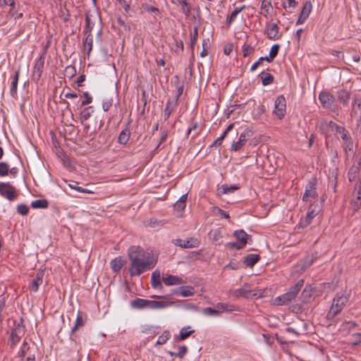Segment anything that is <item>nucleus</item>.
Wrapping results in <instances>:
<instances>
[{"label":"nucleus","mask_w":361,"mask_h":361,"mask_svg":"<svg viewBox=\"0 0 361 361\" xmlns=\"http://www.w3.org/2000/svg\"><path fill=\"white\" fill-rule=\"evenodd\" d=\"M85 21H86L85 32H89V34H90V32L94 25V23H92V16L87 13L86 15Z\"/></svg>","instance_id":"obj_44"},{"label":"nucleus","mask_w":361,"mask_h":361,"mask_svg":"<svg viewBox=\"0 0 361 361\" xmlns=\"http://www.w3.org/2000/svg\"><path fill=\"white\" fill-rule=\"evenodd\" d=\"M260 259L259 255L250 254L244 260V263L249 267H252Z\"/></svg>","instance_id":"obj_25"},{"label":"nucleus","mask_w":361,"mask_h":361,"mask_svg":"<svg viewBox=\"0 0 361 361\" xmlns=\"http://www.w3.org/2000/svg\"><path fill=\"white\" fill-rule=\"evenodd\" d=\"M149 300L136 298L130 302V306L135 309H144L148 307Z\"/></svg>","instance_id":"obj_22"},{"label":"nucleus","mask_w":361,"mask_h":361,"mask_svg":"<svg viewBox=\"0 0 361 361\" xmlns=\"http://www.w3.org/2000/svg\"><path fill=\"white\" fill-rule=\"evenodd\" d=\"M68 186L71 188L74 189L80 192H83V193H91L92 192L91 191H90L87 189L82 188L81 187L78 186V183H75V184H68Z\"/></svg>","instance_id":"obj_50"},{"label":"nucleus","mask_w":361,"mask_h":361,"mask_svg":"<svg viewBox=\"0 0 361 361\" xmlns=\"http://www.w3.org/2000/svg\"><path fill=\"white\" fill-rule=\"evenodd\" d=\"M250 285L245 283L240 288L234 290L232 293L233 295L235 298H257L260 297L261 295H258L257 293H252Z\"/></svg>","instance_id":"obj_7"},{"label":"nucleus","mask_w":361,"mask_h":361,"mask_svg":"<svg viewBox=\"0 0 361 361\" xmlns=\"http://www.w3.org/2000/svg\"><path fill=\"white\" fill-rule=\"evenodd\" d=\"M145 10L149 13H153L155 15H158L159 13V10L153 6L146 5L145 6Z\"/></svg>","instance_id":"obj_58"},{"label":"nucleus","mask_w":361,"mask_h":361,"mask_svg":"<svg viewBox=\"0 0 361 361\" xmlns=\"http://www.w3.org/2000/svg\"><path fill=\"white\" fill-rule=\"evenodd\" d=\"M360 207L361 200H358L356 198V200L351 202V209H353V212H357Z\"/></svg>","instance_id":"obj_51"},{"label":"nucleus","mask_w":361,"mask_h":361,"mask_svg":"<svg viewBox=\"0 0 361 361\" xmlns=\"http://www.w3.org/2000/svg\"><path fill=\"white\" fill-rule=\"evenodd\" d=\"M360 164V162L357 163V164H354L350 168L348 173V179L350 182L355 180L357 175L360 171V167H359Z\"/></svg>","instance_id":"obj_29"},{"label":"nucleus","mask_w":361,"mask_h":361,"mask_svg":"<svg viewBox=\"0 0 361 361\" xmlns=\"http://www.w3.org/2000/svg\"><path fill=\"white\" fill-rule=\"evenodd\" d=\"M174 244L183 248H194L197 247L200 242L197 239L190 238V240H183L181 239H176Z\"/></svg>","instance_id":"obj_12"},{"label":"nucleus","mask_w":361,"mask_h":361,"mask_svg":"<svg viewBox=\"0 0 361 361\" xmlns=\"http://www.w3.org/2000/svg\"><path fill=\"white\" fill-rule=\"evenodd\" d=\"M172 305V302L168 301H157V300H149L148 307L150 309H162L169 307Z\"/></svg>","instance_id":"obj_20"},{"label":"nucleus","mask_w":361,"mask_h":361,"mask_svg":"<svg viewBox=\"0 0 361 361\" xmlns=\"http://www.w3.org/2000/svg\"><path fill=\"white\" fill-rule=\"evenodd\" d=\"M280 46L279 44H274L271 47L270 52H269V58L274 59L279 52Z\"/></svg>","instance_id":"obj_53"},{"label":"nucleus","mask_w":361,"mask_h":361,"mask_svg":"<svg viewBox=\"0 0 361 361\" xmlns=\"http://www.w3.org/2000/svg\"><path fill=\"white\" fill-rule=\"evenodd\" d=\"M318 211L312 209L311 211H309L306 215L305 220L302 221L300 223V226L301 227H305L309 225L311 223L312 219L316 216L318 214Z\"/></svg>","instance_id":"obj_24"},{"label":"nucleus","mask_w":361,"mask_h":361,"mask_svg":"<svg viewBox=\"0 0 361 361\" xmlns=\"http://www.w3.org/2000/svg\"><path fill=\"white\" fill-rule=\"evenodd\" d=\"M128 257L130 262L129 273L131 276H140L145 271L153 268L157 262L150 260L146 256L145 250L140 246H131L128 250Z\"/></svg>","instance_id":"obj_1"},{"label":"nucleus","mask_w":361,"mask_h":361,"mask_svg":"<svg viewBox=\"0 0 361 361\" xmlns=\"http://www.w3.org/2000/svg\"><path fill=\"white\" fill-rule=\"evenodd\" d=\"M348 300V296L344 293H338L333 300L331 307L327 314V317L333 318L338 314Z\"/></svg>","instance_id":"obj_3"},{"label":"nucleus","mask_w":361,"mask_h":361,"mask_svg":"<svg viewBox=\"0 0 361 361\" xmlns=\"http://www.w3.org/2000/svg\"><path fill=\"white\" fill-rule=\"evenodd\" d=\"M176 1L180 4L182 5V11H183V12L186 16H188L190 12V7H189V5H188V3L187 0H176Z\"/></svg>","instance_id":"obj_46"},{"label":"nucleus","mask_w":361,"mask_h":361,"mask_svg":"<svg viewBox=\"0 0 361 361\" xmlns=\"http://www.w3.org/2000/svg\"><path fill=\"white\" fill-rule=\"evenodd\" d=\"M197 35H198L197 28L195 27L194 29L193 35L190 37V47L192 49H193V47L197 42Z\"/></svg>","instance_id":"obj_57"},{"label":"nucleus","mask_w":361,"mask_h":361,"mask_svg":"<svg viewBox=\"0 0 361 361\" xmlns=\"http://www.w3.org/2000/svg\"><path fill=\"white\" fill-rule=\"evenodd\" d=\"M48 204H49V203L47 200L42 199V200H37L33 201L31 203V207L35 209H39V208L44 209L48 207Z\"/></svg>","instance_id":"obj_34"},{"label":"nucleus","mask_w":361,"mask_h":361,"mask_svg":"<svg viewBox=\"0 0 361 361\" xmlns=\"http://www.w3.org/2000/svg\"><path fill=\"white\" fill-rule=\"evenodd\" d=\"M130 132L128 128H124L120 133L118 141L120 144L125 145L129 140Z\"/></svg>","instance_id":"obj_28"},{"label":"nucleus","mask_w":361,"mask_h":361,"mask_svg":"<svg viewBox=\"0 0 361 361\" xmlns=\"http://www.w3.org/2000/svg\"><path fill=\"white\" fill-rule=\"evenodd\" d=\"M0 194L10 201L16 197V188L9 183H0Z\"/></svg>","instance_id":"obj_9"},{"label":"nucleus","mask_w":361,"mask_h":361,"mask_svg":"<svg viewBox=\"0 0 361 361\" xmlns=\"http://www.w3.org/2000/svg\"><path fill=\"white\" fill-rule=\"evenodd\" d=\"M312 6L310 1H306L305 3L296 25L302 24L305 21L312 11Z\"/></svg>","instance_id":"obj_13"},{"label":"nucleus","mask_w":361,"mask_h":361,"mask_svg":"<svg viewBox=\"0 0 361 361\" xmlns=\"http://www.w3.org/2000/svg\"><path fill=\"white\" fill-rule=\"evenodd\" d=\"M317 258V257L312 255L310 257H307V258L305 259L303 264L302 265V270L305 271L306 269H307L309 267L312 265L314 260Z\"/></svg>","instance_id":"obj_43"},{"label":"nucleus","mask_w":361,"mask_h":361,"mask_svg":"<svg viewBox=\"0 0 361 361\" xmlns=\"http://www.w3.org/2000/svg\"><path fill=\"white\" fill-rule=\"evenodd\" d=\"M260 77L262 79V85L264 86L271 84L274 81V76L269 73L262 72Z\"/></svg>","instance_id":"obj_32"},{"label":"nucleus","mask_w":361,"mask_h":361,"mask_svg":"<svg viewBox=\"0 0 361 361\" xmlns=\"http://www.w3.org/2000/svg\"><path fill=\"white\" fill-rule=\"evenodd\" d=\"M352 118L361 117V99L355 98L350 114Z\"/></svg>","instance_id":"obj_21"},{"label":"nucleus","mask_w":361,"mask_h":361,"mask_svg":"<svg viewBox=\"0 0 361 361\" xmlns=\"http://www.w3.org/2000/svg\"><path fill=\"white\" fill-rule=\"evenodd\" d=\"M361 343V334H354L352 335V344L357 345Z\"/></svg>","instance_id":"obj_60"},{"label":"nucleus","mask_w":361,"mask_h":361,"mask_svg":"<svg viewBox=\"0 0 361 361\" xmlns=\"http://www.w3.org/2000/svg\"><path fill=\"white\" fill-rule=\"evenodd\" d=\"M203 312L204 314L207 315H214L217 316L219 314V312L215 309H213L212 307H206L203 310Z\"/></svg>","instance_id":"obj_56"},{"label":"nucleus","mask_w":361,"mask_h":361,"mask_svg":"<svg viewBox=\"0 0 361 361\" xmlns=\"http://www.w3.org/2000/svg\"><path fill=\"white\" fill-rule=\"evenodd\" d=\"M336 134H338L341 139L343 140V141L344 140H346L348 138V136H350V134L348 133V131L343 127H336Z\"/></svg>","instance_id":"obj_41"},{"label":"nucleus","mask_w":361,"mask_h":361,"mask_svg":"<svg viewBox=\"0 0 361 361\" xmlns=\"http://www.w3.org/2000/svg\"><path fill=\"white\" fill-rule=\"evenodd\" d=\"M188 348L185 345H182L179 348V352L177 353V357L182 358L187 353Z\"/></svg>","instance_id":"obj_63"},{"label":"nucleus","mask_w":361,"mask_h":361,"mask_svg":"<svg viewBox=\"0 0 361 361\" xmlns=\"http://www.w3.org/2000/svg\"><path fill=\"white\" fill-rule=\"evenodd\" d=\"M279 33V27L276 23L268 25L267 27V35L269 39H275Z\"/></svg>","instance_id":"obj_23"},{"label":"nucleus","mask_w":361,"mask_h":361,"mask_svg":"<svg viewBox=\"0 0 361 361\" xmlns=\"http://www.w3.org/2000/svg\"><path fill=\"white\" fill-rule=\"evenodd\" d=\"M151 285L155 289H161L163 288L160 279V272L158 270L153 271L151 277Z\"/></svg>","instance_id":"obj_19"},{"label":"nucleus","mask_w":361,"mask_h":361,"mask_svg":"<svg viewBox=\"0 0 361 361\" xmlns=\"http://www.w3.org/2000/svg\"><path fill=\"white\" fill-rule=\"evenodd\" d=\"M317 195L316 180L314 179L309 181L305 188V191L302 197L304 202H307L312 198H314Z\"/></svg>","instance_id":"obj_10"},{"label":"nucleus","mask_w":361,"mask_h":361,"mask_svg":"<svg viewBox=\"0 0 361 361\" xmlns=\"http://www.w3.org/2000/svg\"><path fill=\"white\" fill-rule=\"evenodd\" d=\"M195 288L190 286H180L173 290V293L183 297L192 296L195 294Z\"/></svg>","instance_id":"obj_14"},{"label":"nucleus","mask_w":361,"mask_h":361,"mask_svg":"<svg viewBox=\"0 0 361 361\" xmlns=\"http://www.w3.org/2000/svg\"><path fill=\"white\" fill-rule=\"evenodd\" d=\"M343 147L347 151H352L353 148V142L350 136H348L346 140H343Z\"/></svg>","instance_id":"obj_45"},{"label":"nucleus","mask_w":361,"mask_h":361,"mask_svg":"<svg viewBox=\"0 0 361 361\" xmlns=\"http://www.w3.org/2000/svg\"><path fill=\"white\" fill-rule=\"evenodd\" d=\"M92 49V37L91 34H88L84 42V50L87 51V55L90 54Z\"/></svg>","instance_id":"obj_35"},{"label":"nucleus","mask_w":361,"mask_h":361,"mask_svg":"<svg viewBox=\"0 0 361 361\" xmlns=\"http://www.w3.org/2000/svg\"><path fill=\"white\" fill-rule=\"evenodd\" d=\"M195 331L190 330V326L181 329L179 335L177 336L178 341H183L188 338Z\"/></svg>","instance_id":"obj_30"},{"label":"nucleus","mask_w":361,"mask_h":361,"mask_svg":"<svg viewBox=\"0 0 361 361\" xmlns=\"http://www.w3.org/2000/svg\"><path fill=\"white\" fill-rule=\"evenodd\" d=\"M9 5L11 7H13L16 5L14 0H0V6H4Z\"/></svg>","instance_id":"obj_62"},{"label":"nucleus","mask_w":361,"mask_h":361,"mask_svg":"<svg viewBox=\"0 0 361 361\" xmlns=\"http://www.w3.org/2000/svg\"><path fill=\"white\" fill-rule=\"evenodd\" d=\"M254 49L250 44H245L243 47V56L246 57L253 52Z\"/></svg>","instance_id":"obj_54"},{"label":"nucleus","mask_w":361,"mask_h":361,"mask_svg":"<svg viewBox=\"0 0 361 361\" xmlns=\"http://www.w3.org/2000/svg\"><path fill=\"white\" fill-rule=\"evenodd\" d=\"M245 8L243 6L241 8H235L231 13V15L227 18L226 23L229 25L236 18L237 15Z\"/></svg>","instance_id":"obj_38"},{"label":"nucleus","mask_w":361,"mask_h":361,"mask_svg":"<svg viewBox=\"0 0 361 361\" xmlns=\"http://www.w3.org/2000/svg\"><path fill=\"white\" fill-rule=\"evenodd\" d=\"M286 99L283 95L279 96L275 101V108L274 113L281 120L286 114Z\"/></svg>","instance_id":"obj_8"},{"label":"nucleus","mask_w":361,"mask_h":361,"mask_svg":"<svg viewBox=\"0 0 361 361\" xmlns=\"http://www.w3.org/2000/svg\"><path fill=\"white\" fill-rule=\"evenodd\" d=\"M84 97H85V99L82 102L81 106H85L87 104H89L92 102V98L87 92H85L83 94Z\"/></svg>","instance_id":"obj_61"},{"label":"nucleus","mask_w":361,"mask_h":361,"mask_svg":"<svg viewBox=\"0 0 361 361\" xmlns=\"http://www.w3.org/2000/svg\"><path fill=\"white\" fill-rule=\"evenodd\" d=\"M25 326L23 324V319L15 325L10 336L11 346L13 348L20 341V338L25 334Z\"/></svg>","instance_id":"obj_6"},{"label":"nucleus","mask_w":361,"mask_h":361,"mask_svg":"<svg viewBox=\"0 0 361 361\" xmlns=\"http://www.w3.org/2000/svg\"><path fill=\"white\" fill-rule=\"evenodd\" d=\"M162 281L166 286L180 285L184 283V281L181 278L173 275L163 276Z\"/></svg>","instance_id":"obj_17"},{"label":"nucleus","mask_w":361,"mask_h":361,"mask_svg":"<svg viewBox=\"0 0 361 361\" xmlns=\"http://www.w3.org/2000/svg\"><path fill=\"white\" fill-rule=\"evenodd\" d=\"M9 172V166L6 162H0V176H6Z\"/></svg>","instance_id":"obj_47"},{"label":"nucleus","mask_w":361,"mask_h":361,"mask_svg":"<svg viewBox=\"0 0 361 361\" xmlns=\"http://www.w3.org/2000/svg\"><path fill=\"white\" fill-rule=\"evenodd\" d=\"M304 285V280H299L293 286H292L289 291L276 297L274 300V304L276 305H286L292 302L300 291Z\"/></svg>","instance_id":"obj_2"},{"label":"nucleus","mask_w":361,"mask_h":361,"mask_svg":"<svg viewBox=\"0 0 361 361\" xmlns=\"http://www.w3.org/2000/svg\"><path fill=\"white\" fill-rule=\"evenodd\" d=\"M85 324V321L82 319V317L80 313L78 314L74 326L73 327L71 332L74 333L80 327H82Z\"/></svg>","instance_id":"obj_36"},{"label":"nucleus","mask_w":361,"mask_h":361,"mask_svg":"<svg viewBox=\"0 0 361 361\" xmlns=\"http://www.w3.org/2000/svg\"><path fill=\"white\" fill-rule=\"evenodd\" d=\"M272 11V6L269 0H263L261 5V13L267 17Z\"/></svg>","instance_id":"obj_27"},{"label":"nucleus","mask_w":361,"mask_h":361,"mask_svg":"<svg viewBox=\"0 0 361 361\" xmlns=\"http://www.w3.org/2000/svg\"><path fill=\"white\" fill-rule=\"evenodd\" d=\"M9 14L11 16L14 17L15 18H20L23 16L22 13H18L15 8V6L13 7H11L9 11Z\"/></svg>","instance_id":"obj_59"},{"label":"nucleus","mask_w":361,"mask_h":361,"mask_svg":"<svg viewBox=\"0 0 361 361\" xmlns=\"http://www.w3.org/2000/svg\"><path fill=\"white\" fill-rule=\"evenodd\" d=\"M93 111L92 106L85 108L80 113L81 121H87L90 118L92 112Z\"/></svg>","instance_id":"obj_37"},{"label":"nucleus","mask_w":361,"mask_h":361,"mask_svg":"<svg viewBox=\"0 0 361 361\" xmlns=\"http://www.w3.org/2000/svg\"><path fill=\"white\" fill-rule=\"evenodd\" d=\"M355 190H356L357 199L361 200V180L358 181L355 184Z\"/></svg>","instance_id":"obj_64"},{"label":"nucleus","mask_w":361,"mask_h":361,"mask_svg":"<svg viewBox=\"0 0 361 361\" xmlns=\"http://www.w3.org/2000/svg\"><path fill=\"white\" fill-rule=\"evenodd\" d=\"M319 99L323 108L336 111V105L334 101V97L327 92H322L319 95Z\"/></svg>","instance_id":"obj_5"},{"label":"nucleus","mask_w":361,"mask_h":361,"mask_svg":"<svg viewBox=\"0 0 361 361\" xmlns=\"http://www.w3.org/2000/svg\"><path fill=\"white\" fill-rule=\"evenodd\" d=\"M173 111V105L171 101L169 100L166 104V109H164V119L167 120L172 111Z\"/></svg>","instance_id":"obj_42"},{"label":"nucleus","mask_w":361,"mask_h":361,"mask_svg":"<svg viewBox=\"0 0 361 361\" xmlns=\"http://www.w3.org/2000/svg\"><path fill=\"white\" fill-rule=\"evenodd\" d=\"M188 194L183 195L179 200L174 204V209L176 212V216L178 217L182 216V212L186 207V200Z\"/></svg>","instance_id":"obj_16"},{"label":"nucleus","mask_w":361,"mask_h":361,"mask_svg":"<svg viewBox=\"0 0 361 361\" xmlns=\"http://www.w3.org/2000/svg\"><path fill=\"white\" fill-rule=\"evenodd\" d=\"M28 350H29V347L27 345V343L25 341L23 343L21 350L19 353V356L21 358V360H23L25 357Z\"/></svg>","instance_id":"obj_52"},{"label":"nucleus","mask_w":361,"mask_h":361,"mask_svg":"<svg viewBox=\"0 0 361 361\" xmlns=\"http://www.w3.org/2000/svg\"><path fill=\"white\" fill-rule=\"evenodd\" d=\"M239 187L235 185H228L226 184H224L221 185V189L222 190V194H228L230 192H233V191L238 190Z\"/></svg>","instance_id":"obj_40"},{"label":"nucleus","mask_w":361,"mask_h":361,"mask_svg":"<svg viewBox=\"0 0 361 361\" xmlns=\"http://www.w3.org/2000/svg\"><path fill=\"white\" fill-rule=\"evenodd\" d=\"M19 79V71H17L13 77V81L11 82V94L12 97H15L17 94V86Z\"/></svg>","instance_id":"obj_31"},{"label":"nucleus","mask_w":361,"mask_h":361,"mask_svg":"<svg viewBox=\"0 0 361 361\" xmlns=\"http://www.w3.org/2000/svg\"><path fill=\"white\" fill-rule=\"evenodd\" d=\"M350 97V94L348 91L342 90L338 92V99L343 103L346 104Z\"/></svg>","instance_id":"obj_33"},{"label":"nucleus","mask_w":361,"mask_h":361,"mask_svg":"<svg viewBox=\"0 0 361 361\" xmlns=\"http://www.w3.org/2000/svg\"><path fill=\"white\" fill-rule=\"evenodd\" d=\"M17 212L18 214H20L23 216H25L29 212V207L26 204H19L17 207Z\"/></svg>","instance_id":"obj_48"},{"label":"nucleus","mask_w":361,"mask_h":361,"mask_svg":"<svg viewBox=\"0 0 361 361\" xmlns=\"http://www.w3.org/2000/svg\"><path fill=\"white\" fill-rule=\"evenodd\" d=\"M212 211H213V212L214 214H219V215H221L222 217H224L225 219H228L229 218L228 214H227L223 209H220V208H219L217 207H213Z\"/></svg>","instance_id":"obj_49"},{"label":"nucleus","mask_w":361,"mask_h":361,"mask_svg":"<svg viewBox=\"0 0 361 361\" xmlns=\"http://www.w3.org/2000/svg\"><path fill=\"white\" fill-rule=\"evenodd\" d=\"M211 235L214 241H216L218 244H220L221 235L219 231L215 230L213 232H211Z\"/></svg>","instance_id":"obj_55"},{"label":"nucleus","mask_w":361,"mask_h":361,"mask_svg":"<svg viewBox=\"0 0 361 361\" xmlns=\"http://www.w3.org/2000/svg\"><path fill=\"white\" fill-rule=\"evenodd\" d=\"M43 276H44V271H39L35 278L32 280L30 289L32 290L33 292H37L39 288V286L42 283L43 281Z\"/></svg>","instance_id":"obj_18"},{"label":"nucleus","mask_w":361,"mask_h":361,"mask_svg":"<svg viewBox=\"0 0 361 361\" xmlns=\"http://www.w3.org/2000/svg\"><path fill=\"white\" fill-rule=\"evenodd\" d=\"M44 65V57L41 56L36 61L32 71V80L37 82L42 77L43 68Z\"/></svg>","instance_id":"obj_11"},{"label":"nucleus","mask_w":361,"mask_h":361,"mask_svg":"<svg viewBox=\"0 0 361 361\" xmlns=\"http://www.w3.org/2000/svg\"><path fill=\"white\" fill-rule=\"evenodd\" d=\"M250 136V130H245L243 133L240 134L239 137V140L237 142L233 143L231 148L234 151L239 150L247 142V138Z\"/></svg>","instance_id":"obj_15"},{"label":"nucleus","mask_w":361,"mask_h":361,"mask_svg":"<svg viewBox=\"0 0 361 361\" xmlns=\"http://www.w3.org/2000/svg\"><path fill=\"white\" fill-rule=\"evenodd\" d=\"M233 235L238 242L228 243V245L235 247L237 250L243 248L248 241H252V236L247 234L243 230L240 229L234 232Z\"/></svg>","instance_id":"obj_4"},{"label":"nucleus","mask_w":361,"mask_h":361,"mask_svg":"<svg viewBox=\"0 0 361 361\" xmlns=\"http://www.w3.org/2000/svg\"><path fill=\"white\" fill-rule=\"evenodd\" d=\"M124 260L121 257H116L111 260V267L114 272H118L124 265Z\"/></svg>","instance_id":"obj_26"},{"label":"nucleus","mask_w":361,"mask_h":361,"mask_svg":"<svg viewBox=\"0 0 361 361\" xmlns=\"http://www.w3.org/2000/svg\"><path fill=\"white\" fill-rule=\"evenodd\" d=\"M171 335L169 331H164L161 336H159L157 345H163L166 343V341L169 339Z\"/></svg>","instance_id":"obj_39"}]
</instances>
